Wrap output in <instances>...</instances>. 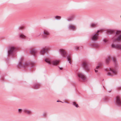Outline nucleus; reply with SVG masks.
<instances>
[{
	"instance_id": "f257e3e1",
	"label": "nucleus",
	"mask_w": 121,
	"mask_h": 121,
	"mask_svg": "<svg viewBox=\"0 0 121 121\" xmlns=\"http://www.w3.org/2000/svg\"><path fill=\"white\" fill-rule=\"evenodd\" d=\"M116 35L114 38V41H119L121 40V34L120 31H117L116 32Z\"/></svg>"
},
{
	"instance_id": "f03ea898",
	"label": "nucleus",
	"mask_w": 121,
	"mask_h": 121,
	"mask_svg": "<svg viewBox=\"0 0 121 121\" xmlns=\"http://www.w3.org/2000/svg\"><path fill=\"white\" fill-rule=\"evenodd\" d=\"M16 48L13 46H11L9 47L8 51V53L9 55L12 54L16 50Z\"/></svg>"
},
{
	"instance_id": "7ed1b4c3",
	"label": "nucleus",
	"mask_w": 121,
	"mask_h": 121,
	"mask_svg": "<svg viewBox=\"0 0 121 121\" xmlns=\"http://www.w3.org/2000/svg\"><path fill=\"white\" fill-rule=\"evenodd\" d=\"M77 74L79 77L81 78L82 80L84 81L86 79V76L81 72H78L77 73Z\"/></svg>"
},
{
	"instance_id": "20e7f679",
	"label": "nucleus",
	"mask_w": 121,
	"mask_h": 121,
	"mask_svg": "<svg viewBox=\"0 0 121 121\" xmlns=\"http://www.w3.org/2000/svg\"><path fill=\"white\" fill-rule=\"evenodd\" d=\"M116 104L119 105H121V98L119 96H117L116 98Z\"/></svg>"
},
{
	"instance_id": "39448f33",
	"label": "nucleus",
	"mask_w": 121,
	"mask_h": 121,
	"mask_svg": "<svg viewBox=\"0 0 121 121\" xmlns=\"http://www.w3.org/2000/svg\"><path fill=\"white\" fill-rule=\"evenodd\" d=\"M99 35L97 34H94L91 36V39L94 41H96L99 39Z\"/></svg>"
},
{
	"instance_id": "423d86ee",
	"label": "nucleus",
	"mask_w": 121,
	"mask_h": 121,
	"mask_svg": "<svg viewBox=\"0 0 121 121\" xmlns=\"http://www.w3.org/2000/svg\"><path fill=\"white\" fill-rule=\"evenodd\" d=\"M110 72H108V75H109L112 76V73H113L114 75H115L117 73V71L112 69H110Z\"/></svg>"
},
{
	"instance_id": "0eeeda50",
	"label": "nucleus",
	"mask_w": 121,
	"mask_h": 121,
	"mask_svg": "<svg viewBox=\"0 0 121 121\" xmlns=\"http://www.w3.org/2000/svg\"><path fill=\"white\" fill-rule=\"evenodd\" d=\"M60 53L61 54L62 56L64 57L66 55V53L65 51L63 49H60L59 50Z\"/></svg>"
},
{
	"instance_id": "6e6552de",
	"label": "nucleus",
	"mask_w": 121,
	"mask_h": 121,
	"mask_svg": "<svg viewBox=\"0 0 121 121\" xmlns=\"http://www.w3.org/2000/svg\"><path fill=\"white\" fill-rule=\"evenodd\" d=\"M111 47L112 48H117L121 50V45L112 44V45Z\"/></svg>"
},
{
	"instance_id": "1a4fd4ad",
	"label": "nucleus",
	"mask_w": 121,
	"mask_h": 121,
	"mask_svg": "<svg viewBox=\"0 0 121 121\" xmlns=\"http://www.w3.org/2000/svg\"><path fill=\"white\" fill-rule=\"evenodd\" d=\"M82 66L84 67L85 69L87 70H89V68L88 67L86 63L85 62H83L82 63Z\"/></svg>"
},
{
	"instance_id": "9d476101",
	"label": "nucleus",
	"mask_w": 121,
	"mask_h": 121,
	"mask_svg": "<svg viewBox=\"0 0 121 121\" xmlns=\"http://www.w3.org/2000/svg\"><path fill=\"white\" fill-rule=\"evenodd\" d=\"M59 61L57 60H53L51 61V65H56L58 64L59 63Z\"/></svg>"
},
{
	"instance_id": "9b49d317",
	"label": "nucleus",
	"mask_w": 121,
	"mask_h": 121,
	"mask_svg": "<svg viewBox=\"0 0 121 121\" xmlns=\"http://www.w3.org/2000/svg\"><path fill=\"white\" fill-rule=\"evenodd\" d=\"M69 28L70 29L73 30H74L76 29V27L74 25L71 24L69 25Z\"/></svg>"
},
{
	"instance_id": "f8f14e48",
	"label": "nucleus",
	"mask_w": 121,
	"mask_h": 121,
	"mask_svg": "<svg viewBox=\"0 0 121 121\" xmlns=\"http://www.w3.org/2000/svg\"><path fill=\"white\" fill-rule=\"evenodd\" d=\"M101 63H99L95 69V71L96 73H97L98 71V70L99 68L101 66Z\"/></svg>"
},
{
	"instance_id": "ddd939ff",
	"label": "nucleus",
	"mask_w": 121,
	"mask_h": 121,
	"mask_svg": "<svg viewBox=\"0 0 121 121\" xmlns=\"http://www.w3.org/2000/svg\"><path fill=\"white\" fill-rule=\"evenodd\" d=\"M49 35L48 32L44 30L43 32V36L44 38H46L47 36L48 35Z\"/></svg>"
},
{
	"instance_id": "4468645a",
	"label": "nucleus",
	"mask_w": 121,
	"mask_h": 121,
	"mask_svg": "<svg viewBox=\"0 0 121 121\" xmlns=\"http://www.w3.org/2000/svg\"><path fill=\"white\" fill-rule=\"evenodd\" d=\"M45 61L48 64L50 65H51V61L50 59L47 58L45 59Z\"/></svg>"
},
{
	"instance_id": "2eb2a0df",
	"label": "nucleus",
	"mask_w": 121,
	"mask_h": 121,
	"mask_svg": "<svg viewBox=\"0 0 121 121\" xmlns=\"http://www.w3.org/2000/svg\"><path fill=\"white\" fill-rule=\"evenodd\" d=\"M37 51H36L35 49H34L31 50L30 51V53L33 55L35 54L37 52Z\"/></svg>"
},
{
	"instance_id": "dca6fc26",
	"label": "nucleus",
	"mask_w": 121,
	"mask_h": 121,
	"mask_svg": "<svg viewBox=\"0 0 121 121\" xmlns=\"http://www.w3.org/2000/svg\"><path fill=\"white\" fill-rule=\"evenodd\" d=\"M47 49L45 48L43 49L41 51L40 53L42 54H43L45 52V51L46 50H47Z\"/></svg>"
},
{
	"instance_id": "f3484780",
	"label": "nucleus",
	"mask_w": 121,
	"mask_h": 121,
	"mask_svg": "<svg viewBox=\"0 0 121 121\" xmlns=\"http://www.w3.org/2000/svg\"><path fill=\"white\" fill-rule=\"evenodd\" d=\"M24 112L27 114H29L31 113V112L30 111L27 110V109H24Z\"/></svg>"
},
{
	"instance_id": "a211bd4d",
	"label": "nucleus",
	"mask_w": 121,
	"mask_h": 121,
	"mask_svg": "<svg viewBox=\"0 0 121 121\" xmlns=\"http://www.w3.org/2000/svg\"><path fill=\"white\" fill-rule=\"evenodd\" d=\"M114 32V30H109L107 31V33L108 34H111Z\"/></svg>"
},
{
	"instance_id": "6ab92c4d",
	"label": "nucleus",
	"mask_w": 121,
	"mask_h": 121,
	"mask_svg": "<svg viewBox=\"0 0 121 121\" xmlns=\"http://www.w3.org/2000/svg\"><path fill=\"white\" fill-rule=\"evenodd\" d=\"M67 59L68 61H69V63L70 64H71V58L70 56H68L67 57Z\"/></svg>"
},
{
	"instance_id": "aec40b11",
	"label": "nucleus",
	"mask_w": 121,
	"mask_h": 121,
	"mask_svg": "<svg viewBox=\"0 0 121 121\" xmlns=\"http://www.w3.org/2000/svg\"><path fill=\"white\" fill-rule=\"evenodd\" d=\"M26 36L22 34H20L19 35V37L21 39H24L26 38Z\"/></svg>"
},
{
	"instance_id": "412c9836",
	"label": "nucleus",
	"mask_w": 121,
	"mask_h": 121,
	"mask_svg": "<svg viewBox=\"0 0 121 121\" xmlns=\"http://www.w3.org/2000/svg\"><path fill=\"white\" fill-rule=\"evenodd\" d=\"M110 60V57H108L106 59V63H108Z\"/></svg>"
},
{
	"instance_id": "4be33fe9",
	"label": "nucleus",
	"mask_w": 121,
	"mask_h": 121,
	"mask_svg": "<svg viewBox=\"0 0 121 121\" xmlns=\"http://www.w3.org/2000/svg\"><path fill=\"white\" fill-rule=\"evenodd\" d=\"M29 65V64L27 63H26L24 64L23 65V66L24 67H26Z\"/></svg>"
},
{
	"instance_id": "5701e85b",
	"label": "nucleus",
	"mask_w": 121,
	"mask_h": 121,
	"mask_svg": "<svg viewBox=\"0 0 121 121\" xmlns=\"http://www.w3.org/2000/svg\"><path fill=\"white\" fill-rule=\"evenodd\" d=\"M73 105L75 106L76 107H78V105L75 102H73Z\"/></svg>"
},
{
	"instance_id": "b1692460",
	"label": "nucleus",
	"mask_w": 121,
	"mask_h": 121,
	"mask_svg": "<svg viewBox=\"0 0 121 121\" xmlns=\"http://www.w3.org/2000/svg\"><path fill=\"white\" fill-rule=\"evenodd\" d=\"M55 18L56 19H60V17L58 16H56L55 17Z\"/></svg>"
},
{
	"instance_id": "393cba45",
	"label": "nucleus",
	"mask_w": 121,
	"mask_h": 121,
	"mask_svg": "<svg viewBox=\"0 0 121 121\" xmlns=\"http://www.w3.org/2000/svg\"><path fill=\"white\" fill-rule=\"evenodd\" d=\"M96 26V24L95 23H92L91 24V26L92 27H95Z\"/></svg>"
},
{
	"instance_id": "a878e982",
	"label": "nucleus",
	"mask_w": 121,
	"mask_h": 121,
	"mask_svg": "<svg viewBox=\"0 0 121 121\" xmlns=\"http://www.w3.org/2000/svg\"><path fill=\"white\" fill-rule=\"evenodd\" d=\"M39 86L37 85H35L34 86V87L35 89H37L39 88Z\"/></svg>"
},
{
	"instance_id": "bb28decb",
	"label": "nucleus",
	"mask_w": 121,
	"mask_h": 121,
	"mask_svg": "<svg viewBox=\"0 0 121 121\" xmlns=\"http://www.w3.org/2000/svg\"><path fill=\"white\" fill-rule=\"evenodd\" d=\"M22 111V110L21 109H18V112H21Z\"/></svg>"
},
{
	"instance_id": "cd10ccee",
	"label": "nucleus",
	"mask_w": 121,
	"mask_h": 121,
	"mask_svg": "<svg viewBox=\"0 0 121 121\" xmlns=\"http://www.w3.org/2000/svg\"><path fill=\"white\" fill-rule=\"evenodd\" d=\"M59 68L60 69L62 70L63 69V68H62V67H59Z\"/></svg>"
},
{
	"instance_id": "c85d7f7f",
	"label": "nucleus",
	"mask_w": 121,
	"mask_h": 121,
	"mask_svg": "<svg viewBox=\"0 0 121 121\" xmlns=\"http://www.w3.org/2000/svg\"><path fill=\"white\" fill-rule=\"evenodd\" d=\"M104 42H106V40H105V39L104 40Z\"/></svg>"
},
{
	"instance_id": "c756f323",
	"label": "nucleus",
	"mask_w": 121,
	"mask_h": 121,
	"mask_svg": "<svg viewBox=\"0 0 121 121\" xmlns=\"http://www.w3.org/2000/svg\"><path fill=\"white\" fill-rule=\"evenodd\" d=\"M22 64V63L21 62L20 63V65H21Z\"/></svg>"
},
{
	"instance_id": "7c9ffc66",
	"label": "nucleus",
	"mask_w": 121,
	"mask_h": 121,
	"mask_svg": "<svg viewBox=\"0 0 121 121\" xmlns=\"http://www.w3.org/2000/svg\"><path fill=\"white\" fill-rule=\"evenodd\" d=\"M99 31V30H98L97 32V33H98Z\"/></svg>"
},
{
	"instance_id": "2f4dec72",
	"label": "nucleus",
	"mask_w": 121,
	"mask_h": 121,
	"mask_svg": "<svg viewBox=\"0 0 121 121\" xmlns=\"http://www.w3.org/2000/svg\"><path fill=\"white\" fill-rule=\"evenodd\" d=\"M71 20H69V19H68V21H70Z\"/></svg>"
},
{
	"instance_id": "473e14b6",
	"label": "nucleus",
	"mask_w": 121,
	"mask_h": 121,
	"mask_svg": "<svg viewBox=\"0 0 121 121\" xmlns=\"http://www.w3.org/2000/svg\"><path fill=\"white\" fill-rule=\"evenodd\" d=\"M59 101H57V102H59Z\"/></svg>"
}]
</instances>
